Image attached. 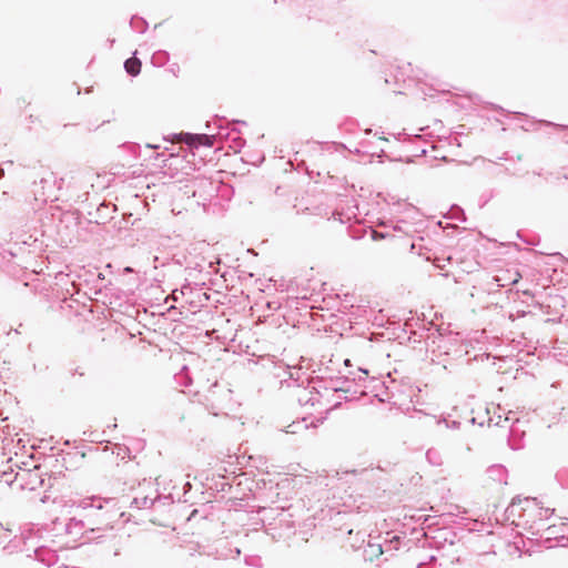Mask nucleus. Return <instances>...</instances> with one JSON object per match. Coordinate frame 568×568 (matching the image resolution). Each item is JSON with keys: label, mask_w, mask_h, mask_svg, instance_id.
<instances>
[{"label": "nucleus", "mask_w": 568, "mask_h": 568, "mask_svg": "<svg viewBox=\"0 0 568 568\" xmlns=\"http://www.w3.org/2000/svg\"><path fill=\"white\" fill-rule=\"evenodd\" d=\"M141 61L135 57L128 59L124 63L125 71L133 77L138 75L141 72Z\"/></svg>", "instance_id": "obj_1"}, {"label": "nucleus", "mask_w": 568, "mask_h": 568, "mask_svg": "<svg viewBox=\"0 0 568 568\" xmlns=\"http://www.w3.org/2000/svg\"><path fill=\"white\" fill-rule=\"evenodd\" d=\"M184 142L187 143L189 145H199V144H204V143L209 142V138L206 135L186 134Z\"/></svg>", "instance_id": "obj_2"}, {"label": "nucleus", "mask_w": 568, "mask_h": 568, "mask_svg": "<svg viewBox=\"0 0 568 568\" xmlns=\"http://www.w3.org/2000/svg\"><path fill=\"white\" fill-rule=\"evenodd\" d=\"M519 278H520V274L517 273L516 277L513 280V284L517 283L519 281Z\"/></svg>", "instance_id": "obj_4"}, {"label": "nucleus", "mask_w": 568, "mask_h": 568, "mask_svg": "<svg viewBox=\"0 0 568 568\" xmlns=\"http://www.w3.org/2000/svg\"><path fill=\"white\" fill-rule=\"evenodd\" d=\"M383 237H384V235H383V234H381V233H378V232H376V231H374V232H373V239H374V240H379V239H383Z\"/></svg>", "instance_id": "obj_3"}, {"label": "nucleus", "mask_w": 568, "mask_h": 568, "mask_svg": "<svg viewBox=\"0 0 568 568\" xmlns=\"http://www.w3.org/2000/svg\"><path fill=\"white\" fill-rule=\"evenodd\" d=\"M196 513H197V510H196V509H195V510H193V511H192V514H191V516H195V515H196Z\"/></svg>", "instance_id": "obj_5"}]
</instances>
